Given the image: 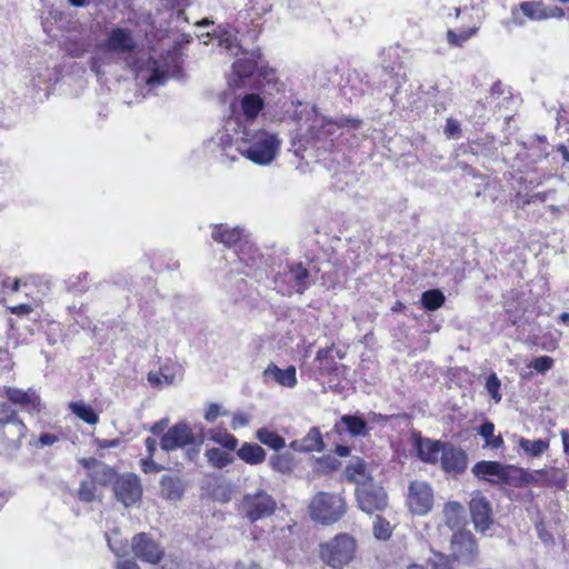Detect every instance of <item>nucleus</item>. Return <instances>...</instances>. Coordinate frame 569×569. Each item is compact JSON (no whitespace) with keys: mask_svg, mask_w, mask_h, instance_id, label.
<instances>
[{"mask_svg":"<svg viewBox=\"0 0 569 569\" xmlns=\"http://www.w3.org/2000/svg\"><path fill=\"white\" fill-rule=\"evenodd\" d=\"M232 138L241 156L259 166L271 163L281 146L278 136L264 129H242V131L233 133Z\"/></svg>","mask_w":569,"mask_h":569,"instance_id":"obj_1","label":"nucleus"},{"mask_svg":"<svg viewBox=\"0 0 569 569\" xmlns=\"http://www.w3.org/2000/svg\"><path fill=\"white\" fill-rule=\"evenodd\" d=\"M357 550L356 539L348 533H338L330 540L320 543L319 557L329 567L341 569L355 558Z\"/></svg>","mask_w":569,"mask_h":569,"instance_id":"obj_2","label":"nucleus"},{"mask_svg":"<svg viewBox=\"0 0 569 569\" xmlns=\"http://www.w3.org/2000/svg\"><path fill=\"white\" fill-rule=\"evenodd\" d=\"M263 108L260 96L250 93L242 97L239 103L232 104V116L226 123V130L237 133L242 129L254 128V121Z\"/></svg>","mask_w":569,"mask_h":569,"instance_id":"obj_3","label":"nucleus"},{"mask_svg":"<svg viewBox=\"0 0 569 569\" xmlns=\"http://www.w3.org/2000/svg\"><path fill=\"white\" fill-rule=\"evenodd\" d=\"M472 473L493 485H518L526 475L521 468L487 460L477 462L472 467Z\"/></svg>","mask_w":569,"mask_h":569,"instance_id":"obj_4","label":"nucleus"},{"mask_svg":"<svg viewBox=\"0 0 569 569\" xmlns=\"http://www.w3.org/2000/svg\"><path fill=\"white\" fill-rule=\"evenodd\" d=\"M309 509L312 520L330 525L345 515L346 502L339 495L319 492L312 498Z\"/></svg>","mask_w":569,"mask_h":569,"instance_id":"obj_5","label":"nucleus"},{"mask_svg":"<svg viewBox=\"0 0 569 569\" xmlns=\"http://www.w3.org/2000/svg\"><path fill=\"white\" fill-rule=\"evenodd\" d=\"M202 443V433L194 435L187 423L180 422L169 428L162 436L160 447L164 451H172L178 448L192 446V448L188 450V456L192 459L199 453Z\"/></svg>","mask_w":569,"mask_h":569,"instance_id":"obj_6","label":"nucleus"},{"mask_svg":"<svg viewBox=\"0 0 569 569\" xmlns=\"http://www.w3.org/2000/svg\"><path fill=\"white\" fill-rule=\"evenodd\" d=\"M276 507L277 502L271 495L264 490H258L243 496L240 510L250 522H256L272 516Z\"/></svg>","mask_w":569,"mask_h":569,"instance_id":"obj_7","label":"nucleus"},{"mask_svg":"<svg viewBox=\"0 0 569 569\" xmlns=\"http://www.w3.org/2000/svg\"><path fill=\"white\" fill-rule=\"evenodd\" d=\"M451 556L462 563H473L479 556L478 543L470 531L459 530L450 541Z\"/></svg>","mask_w":569,"mask_h":569,"instance_id":"obj_8","label":"nucleus"},{"mask_svg":"<svg viewBox=\"0 0 569 569\" xmlns=\"http://www.w3.org/2000/svg\"><path fill=\"white\" fill-rule=\"evenodd\" d=\"M407 502L413 513L427 515L433 505V492L429 483L421 480L412 481L409 486Z\"/></svg>","mask_w":569,"mask_h":569,"instance_id":"obj_9","label":"nucleus"},{"mask_svg":"<svg viewBox=\"0 0 569 569\" xmlns=\"http://www.w3.org/2000/svg\"><path fill=\"white\" fill-rule=\"evenodd\" d=\"M356 496L359 508L367 513L382 511L387 507V495L383 488L373 482L357 487Z\"/></svg>","mask_w":569,"mask_h":569,"instance_id":"obj_10","label":"nucleus"},{"mask_svg":"<svg viewBox=\"0 0 569 569\" xmlns=\"http://www.w3.org/2000/svg\"><path fill=\"white\" fill-rule=\"evenodd\" d=\"M113 491L123 506L130 507L141 499L142 486L137 475L124 473L114 481Z\"/></svg>","mask_w":569,"mask_h":569,"instance_id":"obj_11","label":"nucleus"},{"mask_svg":"<svg viewBox=\"0 0 569 569\" xmlns=\"http://www.w3.org/2000/svg\"><path fill=\"white\" fill-rule=\"evenodd\" d=\"M0 430L12 443H19L27 433V427L18 411L7 402H0Z\"/></svg>","mask_w":569,"mask_h":569,"instance_id":"obj_12","label":"nucleus"},{"mask_svg":"<svg viewBox=\"0 0 569 569\" xmlns=\"http://www.w3.org/2000/svg\"><path fill=\"white\" fill-rule=\"evenodd\" d=\"M131 549L137 558L152 565L158 563L164 553L161 545L146 532L133 536Z\"/></svg>","mask_w":569,"mask_h":569,"instance_id":"obj_13","label":"nucleus"},{"mask_svg":"<svg viewBox=\"0 0 569 569\" xmlns=\"http://www.w3.org/2000/svg\"><path fill=\"white\" fill-rule=\"evenodd\" d=\"M469 509L476 530L485 532L493 522L490 502L477 492L469 502Z\"/></svg>","mask_w":569,"mask_h":569,"instance_id":"obj_14","label":"nucleus"},{"mask_svg":"<svg viewBox=\"0 0 569 569\" xmlns=\"http://www.w3.org/2000/svg\"><path fill=\"white\" fill-rule=\"evenodd\" d=\"M442 469L448 473H461L467 468V455L461 449L446 443L440 458Z\"/></svg>","mask_w":569,"mask_h":569,"instance_id":"obj_15","label":"nucleus"},{"mask_svg":"<svg viewBox=\"0 0 569 569\" xmlns=\"http://www.w3.org/2000/svg\"><path fill=\"white\" fill-rule=\"evenodd\" d=\"M107 48L117 53H130L136 48V40L130 30L116 28L108 36Z\"/></svg>","mask_w":569,"mask_h":569,"instance_id":"obj_16","label":"nucleus"},{"mask_svg":"<svg viewBox=\"0 0 569 569\" xmlns=\"http://www.w3.org/2000/svg\"><path fill=\"white\" fill-rule=\"evenodd\" d=\"M445 446V442L422 437H418L415 441V448L419 459L431 465H436L440 461Z\"/></svg>","mask_w":569,"mask_h":569,"instance_id":"obj_17","label":"nucleus"},{"mask_svg":"<svg viewBox=\"0 0 569 569\" xmlns=\"http://www.w3.org/2000/svg\"><path fill=\"white\" fill-rule=\"evenodd\" d=\"M137 79L148 86H162L168 76L159 68V62L154 59H148L146 63L139 66L137 70Z\"/></svg>","mask_w":569,"mask_h":569,"instance_id":"obj_18","label":"nucleus"},{"mask_svg":"<svg viewBox=\"0 0 569 569\" xmlns=\"http://www.w3.org/2000/svg\"><path fill=\"white\" fill-rule=\"evenodd\" d=\"M4 397L13 405H19L29 410H36L40 406V398L34 390H21L8 387L3 391Z\"/></svg>","mask_w":569,"mask_h":569,"instance_id":"obj_19","label":"nucleus"},{"mask_svg":"<svg viewBox=\"0 0 569 569\" xmlns=\"http://www.w3.org/2000/svg\"><path fill=\"white\" fill-rule=\"evenodd\" d=\"M345 475L349 481H352L357 487H362L372 482L371 472L367 463L359 457L350 459L346 467Z\"/></svg>","mask_w":569,"mask_h":569,"instance_id":"obj_20","label":"nucleus"},{"mask_svg":"<svg viewBox=\"0 0 569 569\" xmlns=\"http://www.w3.org/2000/svg\"><path fill=\"white\" fill-rule=\"evenodd\" d=\"M289 448L297 452H321L323 450V440L318 428L313 427L299 440L290 442Z\"/></svg>","mask_w":569,"mask_h":569,"instance_id":"obj_21","label":"nucleus"},{"mask_svg":"<svg viewBox=\"0 0 569 569\" xmlns=\"http://www.w3.org/2000/svg\"><path fill=\"white\" fill-rule=\"evenodd\" d=\"M266 379H272L282 387L293 388L297 385L296 368L289 366L286 369H280L277 365L270 363L263 371Z\"/></svg>","mask_w":569,"mask_h":569,"instance_id":"obj_22","label":"nucleus"},{"mask_svg":"<svg viewBox=\"0 0 569 569\" xmlns=\"http://www.w3.org/2000/svg\"><path fill=\"white\" fill-rule=\"evenodd\" d=\"M237 456L248 465H260L266 459L264 449L257 443L244 442L240 449L237 450Z\"/></svg>","mask_w":569,"mask_h":569,"instance_id":"obj_23","label":"nucleus"},{"mask_svg":"<svg viewBox=\"0 0 569 569\" xmlns=\"http://www.w3.org/2000/svg\"><path fill=\"white\" fill-rule=\"evenodd\" d=\"M287 277L293 281V288L298 293L305 292L308 288L309 271L301 263H292L288 266Z\"/></svg>","mask_w":569,"mask_h":569,"instance_id":"obj_24","label":"nucleus"},{"mask_svg":"<svg viewBox=\"0 0 569 569\" xmlns=\"http://www.w3.org/2000/svg\"><path fill=\"white\" fill-rule=\"evenodd\" d=\"M536 476L543 478L542 486L561 489L566 486L567 482V472L558 468L536 470Z\"/></svg>","mask_w":569,"mask_h":569,"instance_id":"obj_25","label":"nucleus"},{"mask_svg":"<svg viewBox=\"0 0 569 569\" xmlns=\"http://www.w3.org/2000/svg\"><path fill=\"white\" fill-rule=\"evenodd\" d=\"M241 234L242 230L238 228H230L227 224H219L214 227L212 238L227 247H231L240 240Z\"/></svg>","mask_w":569,"mask_h":569,"instance_id":"obj_26","label":"nucleus"},{"mask_svg":"<svg viewBox=\"0 0 569 569\" xmlns=\"http://www.w3.org/2000/svg\"><path fill=\"white\" fill-rule=\"evenodd\" d=\"M340 422L345 425L352 437H366L369 435L367 421L359 416L345 415L341 417Z\"/></svg>","mask_w":569,"mask_h":569,"instance_id":"obj_27","label":"nucleus"},{"mask_svg":"<svg viewBox=\"0 0 569 569\" xmlns=\"http://www.w3.org/2000/svg\"><path fill=\"white\" fill-rule=\"evenodd\" d=\"M465 509L461 503L457 501H449L443 507L445 522L453 529L459 527L463 520Z\"/></svg>","mask_w":569,"mask_h":569,"instance_id":"obj_28","label":"nucleus"},{"mask_svg":"<svg viewBox=\"0 0 569 569\" xmlns=\"http://www.w3.org/2000/svg\"><path fill=\"white\" fill-rule=\"evenodd\" d=\"M161 495L169 500H177L182 495L180 479L171 476H162L160 479Z\"/></svg>","mask_w":569,"mask_h":569,"instance_id":"obj_29","label":"nucleus"},{"mask_svg":"<svg viewBox=\"0 0 569 569\" xmlns=\"http://www.w3.org/2000/svg\"><path fill=\"white\" fill-rule=\"evenodd\" d=\"M518 445L519 448L531 458L540 457L549 448V441L545 439L530 440L519 438Z\"/></svg>","mask_w":569,"mask_h":569,"instance_id":"obj_30","label":"nucleus"},{"mask_svg":"<svg viewBox=\"0 0 569 569\" xmlns=\"http://www.w3.org/2000/svg\"><path fill=\"white\" fill-rule=\"evenodd\" d=\"M321 122V128L316 133L318 139L328 138L336 134L337 129L342 127L345 123H350L352 128H358L360 126V121L356 119H340L339 121L322 119Z\"/></svg>","mask_w":569,"mask_h":569,"instance_id":"obj_31","label":"nucleus"},{"mask_svg":"<svg viewBox=\"0 0 569 569\" xmlns=\"http://www.w3.org/2000/svg\"><path fill=\"white\" fill-rule=\"evenodd\" d=\"M258 51L250 53V57L240 58L233 63V70L240 78L250 77L257 69Z\"/></svg>","mask_w":569,"mask_h":569,"instance_id":"obj_32","label":"nucleus"},{"mask_svg":"<svg viewBox=\"0 0 569 569\" xmlns=\"http://www.w3.org/2000/svg\"><path fill=\"white\" fill-rule=\"evenodd\" d=\"M69 408L72 413L89 425H97L99 421V417L94 410L83 401L71 402Z\"/></svg>","mask_w":569,"mask_h":569,"instance_id":"obj_33","label":"nucleus"},{"mask_svg":"<svg viewBox=\"0 0 569 569\" xmlns=\"http://www.w3.org/2000/svg\"><path fill=\"white\" fill-rule=\"evenodd\" d=\"M257 439L273 450H280L286 446L284 439L277 432L261 428L256 433Z\"/></svg>","mask_w":569,"mask_h":569,"instance_id":"obj_34","label":"nucleus"},{"mask_svg":"<svg viewBox=\"0 0 569 569\" xmlns=\"http://www.w3.org/2000/svg\"><path fill=\"white\" fill-rule=\"evenodd\" d=\"M521 12L532 21L547 19V8L537 1H525L520 3Z\"/></svg>","mask_w":569,"mask_h":569,"instance_id":"obj_35","label":"nucleus"},{"mask_svg":"<svg viewBox=\"0 0 569 569\" xmlns=\"http://www.w3.org/2000/svg\"><path fill=\"white\" fill-rule=\"evenodd\" d=\"M204 456L208 459V462L218 469H222L233 462V457L220 448H210L206 451Z\"/></svg>","mask_w":569,"mask_h":569,"instance_id":"obj_36","label":"nucleus"},{"mask_svg":"<svg viewBox=\"0 0 569 569\" xmlns=\"http://www.w3.org/2000/svg\"><path fill=\"white\" fill-rule=\"evenodd\" d=\"M479 435L485 439L486 447L498 449L503 445L502 437L500 435L495 436V425L490 421H486L480 426Z\"/></svg>","mask_w":569,"mask_h":569,"instance_id":"obj_37","label":"nucleus"},{"mask_svg":"<svg viewBox=\"0 0 569 569\" xmlns=\"http://www.w3.org/2000/svg\"><path fill=\"white\" fill-rule=\"evenodd\" d=\"M148 380L154 387H169L177 382V375L168 372V368L162 367L159 372H149Z\"/></svg>","mask_w":569,"mask_h":569,"instance_id":"obj_38","label":"nucleus"},{"mask_svg":"<svg viewBox=\"0 0 569 569\" xmlns=\"http://www.w3.org/2000/svg\"><path fill=\"white\" fill-rule=\"evenodd\" d=\"M269 465L273 470L282 475L290 473L295 468V461L288 453L274 455L270 457Z\"/></svg>","mask_w":569,"mask_h":569,"instance_id":"obj_39","label":"nucleus"},{"mask_svg":"<svg viewBox=\"0 0 569 569\" xmlns=\"http://www.w3.org/2000/svg\"><path fill=\"white\" fill-rule=\"evenodd\" d=\"M89 477L92 479L93 483L106 486L113 480L114 470L101 462L92 472H89Z\"/></svg>","mask_w":569,"mask_h":569,"instance_id":"obj_40","label":"nucleus"},{"mask_svg":"<svg viewBox=\"0 0 569 569\" xmlns=\"http://www.w3.org/2000/svg\"><path fill=\"white\" fill-rule=\"evenodd\" d=\"M445 302L443 293L438 289L425 291L421 296L422 306L430 311L437 310Z\"/></svg>","mask_w":569,"mask_h":569,"instance_id":"obj_41","label":"nucleus"},{"mask_svg":"<svg viewBox=\"0 0 569 569\" xmlns=\"http://www.w3.org/2000/svg\"><path fill=\"white\" fill-rule=\"evenodd\" d=\"M200 37H204L207 39H211V37L218 38V46L226 48L227 50H231L233 48H238L241 50V48L237 43V38L232 36V33L229 30L221 29L218 33L214 31L213 33L207 32L204 34H201Z\"/></svg>","mask_w":569,"mask_h":569,"instance_id":"obj_42","label":"nucleus"},{"mask_svg":"<svg viewBox=\"0 0 569 569\" xmlns=\"http://www.w3.org/2000/svg\"><path fill=\"white\" fill-rule=\"evenodd\" d=\"M108 546L110 550L118 557L126 555L127 547L120 539V532L118 529L112 530L106 535Z\"/></svg>","mask_w":569,"mask_h":569,"instance_id":"obj_43","label":"nucleus"},{"mask_svg":"<svg viewBox=\"0 0 569 569\" xmlns=\"http://www.w3.org/2000/svg\"><path fill=\"white\" fill-rule=\"evenodd\" d=\"M210 439L228 450H234L238 446V439L226 431L212 432Z\"/></svg>","mask_w":569,"mask_h":569,"instance_id":"obj_44","label":"nucleus"},{"mask_svg":"<svg viewBox=\"0 0 569 569\" xmlns=\"http://www.w3.org/2000/svg\"><path fill=\"white\" fill-rule=\"evenodd\" d=\"M428 563L432 569H453L452 560L441 552L431 551Z\"/></svg>","mask_w":569,"mask_h":569,"instance_id":"obj_45","label":"nucleus"},{"mask_svg":"<svg viewBox=\"0 0 569 569\" xmlns=\"http://www.w3.org/2000/svg\"><path fill=\"white\" fill-rule=\"evenodd\" d=\"M478 28L473 27L467 31H462L460 33H456L452 30H449L447 33V39L449 43L453 46H462L463 42H466L468 39H470L476 32Z\"/></svg>","mask_w":569,"mask_h":569,"instance_id":"obj_46","label":"nucleus"},{"mask_svg":"<svg viewBox=\"0 0 569 569\" xmlns=\"http://www.w3.org/2000/svg\"><path fill=\"white\" fill-rule=\"evenodd\" d=\"M500 386V379L495 372L487 378L486 389L496 402H500L501 400V395L499 392Z\"/></svg>","mask_w":569,"mask_h":569,"instance_id":"obj_47","label":"nucleus"},{"mask_svg":"<svg viewBox=\"0 0 569 569\" xmlns=\"http://www.w3.org/2000/svg\"><path fill=\"white\" fill-rule=\"evenodd\" d=\"M96 483L82 481L78 491L79 499L84 502H91L96 499Z\"/></svg>","mask_w":569,"mask_h":569,"instance_id":"obj_48","label":"nucleus"},{"mask_svg":"<svg viewBox=\"0 0 569 569\" xmlns=\"http://www.w3.org/2000/svg\"><path fill=\"white\" fill-rule=\"evenodd\" d=\"M373 532L376 538L386 540L391 535V527L388 521L381 519L380 517H377L373 523Z\"/></svg>","mask_w":569,"mask_h":569,"instance_id":"obj_49","label":"nucleus"},{"mask_svg":"<svg viewBox=\"0 0 569 569\" xmlns=\"http://www.w3.org/2000/svg\"><path fill=\"white\" fill-rule=\"evenodd\" d=\"M553 359L549 356H540L535 358L529 365L530 368H533L536 371L540 373H545L550 370L553 366Z\"/></svg>","mask_w":569,"mask_h":569,"instance_id":"obj_50","label":"nucleus"},{"mask_svg":"<svg viewBox=\"0 0 569 569\" xmlns=\"http://www.w3.org/2000/svg\"><path fill=\"white\" fill-rule=\"evenodd\" d=\"M141 469L146 473L158 472L162 467L153 461V457H147L141 460Z\"/></svg>","mask_w":569,"mask_h":569,"instance_id":"obj_51","label":"nucleus"},{"mask_svg":"<svg viewBox=\"0 0 569 569\" xmlns=\"http://www.w3.org/2000/svg\"><path fill=\"white\" fill-rule=\"evenodd\" d=\"M220 415H226V412L220 411V406L217 403H211L207 408V411L204 413V419L208 422H213Z\"/></svg>","mask_w":569,"mask_h":569,"instance_id":"obj_52","label":"nucleus"},{"mask_svg":"<svg viewBox=\"0 0 569 569\" xmlns=\"http://www.w3.org/2000/svg\"><path fill=\"white\" fill-rule=\"evenodd\" d=\"M460 127L457 120L448 118L445 127V134L448 138H455L459 133Z\"/></svg>","mask_w":569,"mask_h":569,"instance_id":"obj_53","label":"nucleus"},{"mask_svg":"<svg viewBox=\"0 0 569 569\" xmlns=\"http://www.w3.org/2000/svg\"><path fill=\"white\" fill-rule=\"evenodd\" d=\"M248 423H249V419L246 415L237 413L233 416V418L231 420V428L233 430H237L239 428L248 426Z\"/></svg>","mask_w":569,"mask_h":569,"instance_id":"obj_54","label":"nucleus"},{"mask_svg":"<svg viewBox=\"0 0 569 569\" xmlns=\"http://www.w3.org/2000/svg\"><path fill=\"white\" fill-rule=\"evenodd\" d=\"M10 312L17 316H26L29 315L33 308L29 303H21L18 306H13L9 308Z\"/></svg>","mask_w":569,"mask_h":569,"instance_id":"obj_55","label":"nucleus"},{"mask_svg":"<svg viewBox=\"0 0 569 569\" xmlns=\"http://www.w3.org/2000/svg\"><path fill=\"white\" fill-rule=\"evenodd\" d=\"M97 445L100 449L116 448L120 445L119 439H97Z\"/></svg>","mask_w":569,"mask_h":569,"instance_id":"obj_56","label":"nucleus"},{"mask_svg":"<svg viewBox=\"0 0 569 569\" xmlns=\"http://www.w3.org/2000/svg\"><path fill=\"white\" fill-rule=\"evenodd\" d=\"M169 420L168 419H161L152 425L150 428V431L153 435H160L167 427H168Z\"/></svg>","mask_w":569,"mask_h":569,"instance_id":"obj_57","label":"nucleus"},{"mask_svg":"<svg viewBox=\"0 0 569 569\" xmlns=\"http://www.w3.org/2000/svg\"><path fill=\"white\" fill-rule=\"evenodd\" d=\"M144 443H146V449H147V452H148V457H153L154 452L157 450V446H158L157 439L148 437L146 439Z\"/></svg>","mask_w":569,"mask_h":569,"instance_id":"obj_58","label":"nucleus"},{"mask_svg":"<svg viewBox=\"0 0 569 569\" xmlns=\"http://www.w3.org/2000/svg\"><path fill=\"white\" fill-rule=\"evenodd\" d=\"M81 463L84 468L92 472L98 467V465L101 463V461H98L94 458H84L81 460Z\"/></svg>","mask_w":569,"mask_h":569,"instance_id":"obj_59","label":"nucleus"},{"mask_svg":"<svg viewBox=\"0 0 569 569\" xmlns=\"http://www.w3.org/2000/svg\"><path fill=\"white\" fill-rule=\"evenodd\" d=\"M117 569H140L136 561L133 560H122L117 563Z\"/></svg>","mask_w":569,"mask_h":569,"instance_id":"obj_60","label":"nucleus"},{"mask_svg":"<svg viewBox=\"0 0 569 569\" xmlns=\"http://www.w3.org/2000/svg\"><path fill=\"white\" fill-rule=\"evenodd\" d=\"M563 9L560 7H550L547 8V19L548 18H560L563 17Z\"/></svg>","mask_w":569,"mask_h":569,"instance_id":"obj_61","label":"nucleus"},{"mask_svg":"<svg viewBox=\"0 0 569 569\" xmlns=\"http://www.w3.org/2000/svg\"><path fill=\"white\" fill-rule=\"evenodd\" d=\"M58 438L54 435L43 433L40 436L39 441L42 446L53 445Z\"/></svg>","mask_w":569,"mask_h":569,"instance_id":"obj_62","label":"nucleus"},{"mask_svg":"<svg viewBox=\"0 0 569 569\" xmlns=\"http://www.w3.org/2000/svg\"><path fill=\"white\" fill-rule=\"evenodd\" d=\"M236 569H262L258 563L252 561H239Z\"/></svg>","mask_w":569,"mask_h":569,"instance_id":"obj_63","label":"nucleus"},{"mask_svg":"<svg viewBox=\"0 0 569 569\" xmlns=\"http://www.w3.org/2000/svg\"><path fill=\"white\" fill-rule=\"evenodd\" d=\"M561 439H562V445H563V451L566 455L569 456V431L562 430Z\"/></svg>","mask_w":569,"mask_h":569,"instance_id":"obj_64","label":"nucleus"}]
</instances>
